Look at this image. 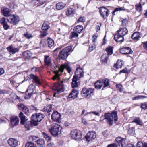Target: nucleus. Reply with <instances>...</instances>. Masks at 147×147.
<instances>
[{"instance_id":"obj_1","label":"nucleus","mask_w":147,"mask_h":147,"mask_svg":"<svg viewBox=\"0 0 147 147\" xmlns=\"http://www.w3.org/2000/svg\"><path fill=\"white\" fill-rule=\"evenodd\" d=\"M55 66L54 67L56 70L54 71V73L55 75H54L52 79L53 80L56 79L59 80L60 79L59 76L60 75L59 74V72H62L64 69H65L69 73H70L71 70V68L69 66V65H55Z\"/></svg>"},{"instance_id":"obj_2","label":"nucleus","mask_w":147,"mask_h":147,"mask_svg":"<svg viewBox=\"0 0 147 147\" xmlns=\"http://www.w3.org/2000/svg\"><path fill=\"white\" fill-rule=\"evenodd\" d=\"M128 32V30L126 27L120 28L115 34L114 39L116 42L121 43L124 41V36Z\"/></svg>"},{"instance_id":"obj_3","label":"nucleus","mask_w":147,"mask_h":147,"mask_svg":"<svg viewBox=\"0 0 147 147\" xmlns=\"http://www.w3.org/2000/svg\"><path fill=\"white\" fill-rule=\"evenodd\" d=\"M104 116V119H105L107 123L111 125H112L113 121H116L118 119L117 112L116 111H113L111 113H106Z\"/></svg>"},{"instance_id":"obj_4","label":"nucleus","mask_w":147,"mask_h":147,"mask_svg":"<svg viewBox=\"0 0 147 147\" xmlns=\"http://www.w3.org/2000/svg\"><path fill=\"white\" fill-rule=\"evenodd\" d=\"M69 79H63L62 81H59L58 84L54 85L53 89L55 90L56 92H55L53 96H55L56 94H59L64 90L65 86L68 83Z\"/></svg>"},{"instance_id":"obj_5","label":"nucleus","mask_w":147,"mask_h":147,"mask_svg":"<svg viewBox=\"0 0 147 147\" xmlns=\"http://www.w3.org/2000/svg\"><path fill=\"white\" fill-rule=\"evenodd\" d=\"M61 128L59 124L55 123L49 128V130L51 134L53 136L56 137L61 134Z\"/></svg>"},{"instance_id":"obj_6","label":"nucleus","mask_w":147,"mask_h":147,"mask_svg":"<svg viewBox=\"0 0 147 147\" xmlns=\"http://www.w3.org/2000/svg\"><path fill=\"white\" fill-rule=\"evenodd\" d=\"M72 47L71 46H68L63 49L59 53L58 57L60 59H65L69 55V53L71 52Z\"/></svg>"},{"instance_id":"obj_7","label":"nucleus","mask_w":147,"mask_h":147,"mask_svg":"<svg viewBox=\"0 0 147 147\" xmlns=\"http://www.w3.org/2000/svg\"><path fill=\"white\" fill-rule=\"evenodd\" d=\"M94 91L93 89L84 88L82 89L81 94L82 96L86 98H89L93 94Z\"/></svg>"},{"instance_id":"obj_8","label":"nucleus","mask_w":147,"mask_h":147,"mask_svg":"<svg viewBox=\"0 0 147 147\" xmlns=\"http://www.w3.org/2000/svg\"><path fill=\"white\" fill-rule=\"evenodd\" d=\"M8 22L13 25H16L20 20L19 17L14 14L10 15L7 18Z\"/></svg>"},{"instance_id":"obj_9","label":"nucleus","mask_w":147,"mask_h":147,"mask_svg":"<svg viewBox=\"0 0 147 147\" xmlns=\"http://www.w3.org/2000/svg\"><path fill=\"white\" fill-rule=\"evenodd\" d=\"M98 9L100 15L103 18L106 19L109 16V10L106 7L102 6L99 7Z\"/></svg>"},{"instance_id":"obj_10","label":"nucleus","mask_w":147,"mask_h":147,"mask_svg":"<svg viewBox=\"0 0 147 147\" xmlns=\"http://www.w3.org/2000/svg\"><path fill=\"white\" fill-rule=\"evenodd\" d=\"M70 135L73 139L76 140H80L82 137L81 132L76 129L72 131L71 132Z\"/></svg>"},{"instance_id":"obj_11","label":"nucleus","mask_w":147,"mask_h":147,"mask_svg":"<svg viewBox=\"0 0 147 147\" xmlns=\"http://www.w3.org/2000/svg\"><path fill=\"white\" fill-rule=\"evenodd\" d=\"M84 72L83 71V67H80L79 65L76 68V70L75 73V76L77 79H79L84 76Z\"/></svg>"},{"instance_id":"obj_12","label":"nucleus","mask_w":147,"mask_h":147,"mask_svg":"<svg viewBox=\"0 0 147 147\" xmlns=\"http://www.w3.org/2000/svg\"><path fill=\"white\" fill-rule=\"evenodd\" d=\"M119 52L120 53L126 55L131 54L133 51L130 47H125L120 48L119 49Z\"/></svg>"},{"instance_id":"obj_13","label":"nucleus","mask_w":147,"mask_h":147,"mask_svg":"<svg viewBox=\"0 0 147 147\" xmlns=\"http://www.w3.org/2000/svg\"><path fill=\"white\" fill-rule=\"evenodd\" d=\"M10 125L12 127L17 126L19 123V119L17 116L13 115L10 118Z\"/></svg>"},{"instance_id":"obj_14","label":"nucleus","mask_w":147,"mask_h":147,"mask_svg":"<svg viewBox=\"0 0 147 147\" xmlns=\"http://www.w3.org/2000/svg\"><path fill=\"white\" fill-rule=\"evenodd\" d=\"M34 120L35 121L40 122L45 117V115L41 113H37L33 115L32 116Z\"/></svg>"},{"instance_id":"obj_15","label":"nucleus","mask_w":147,"mask_h":147,"mask_svg":"<svg viewBox=\"0 0 147 147\" xmlns=\"http://www.w3.org/2000/svg\"><path fill=\"white\" fill-rule=\"evenodd\" d=\"M96 137V134L94 131H90L85 136L88 142L92 141Z\"/></svg>"},{"instance_id":"obj_16","label":"nucleus","mask_w":147,"mask_h":147,"mask_svg":"<svg viewBox=\"0 0 147 147\" xmlns=\"http://www.w3.org/2000/svg\"><path fill=\"white\" fill-rule=\"evenodd\" d=\"M115 141L119 146L121 145V147H124L126 146V139L125 138L119 136L116 138Z\"/></svg>"},{"instance_id":"obj_17","label":"nucleus","mask_w":147,"mask_h":147,"mask_svg":"<svg viewBox=\"0 0 147 147\" xmlns=\"http://www.w3.org/2000/svg\"><path fill=\"white\" fill-rule=\"evenodd\" d=\"M10 10L5 7L3 6L1 8V14L7 17L10 14Z\"/></svg>"},{"instance_id":"obj_18","label":"nucleus","mask_w":147,"mask_h":147,"mask_svg":"<svg viewBox=\"0 0 147 147\" xmlns=\"http://www.w3.org/2000/svg\"><path fill=\"white\" fill-rule=\"evenodd\" d=\"M51 117L53 121L56 122H58L60 119L61 115L57 111H54L52 114Z\"/></svg>"},{"instance_id":"obj_19","label":"nucleus","mask_w":147,"mask_h":147,"mask_svg":"<svg viewBox=\"0 0 147 147\" xmlns=\"http://www.w3.org/2000/svg\"><path fill=\"white\" fill-rule=\"evenodd\" d=\"M8 143L11 147H16L18 144V140L15 139L10 138L7 141Z\"/></svg>"},{"instance_id":"obj_20","label":"nucleus","mask_w":147,"mask_h":147,"mask_svg":"<svg viewBox=\"0 0 147 147\" xmlns=\"http://www.w3.org/2000/svg\"><path fill=\"white\" fill-rule=\"evenodd\" d=\"M78 94L79 92L77 90L73 89L69 95L68 97L73 99H75L78 97Z\"/></svg>"},{"instance_id":"obj_21","label":"nucleus","mask_w":147,"mask_h":147,"mask_svg":"<svg viewBox=\"0 0 147 147\" xmlns=\"http://www.w3.org/2000/svg\"><path fill=\"white\" fill-rule=\"evenodd\" d=\"M141 34L140 32L136 31L132 34L131 37L133 40L135 41H137L141 37Z\"/></svg>"},{"instance_id":"obj_22","label":"nucleus","mask_w":147,"mask_h":147,"mask_svg":"<svg viewBox=\"0 0 147 147\" xmlns=\"http://www.w3.org/2000/svg\"><path fill=\"white\" fill-rule=\"evenodd\" d=\"M83 30V27L81 25H77L73 28V30L79 34L81 33Z\"/></svg>"},{"instance_id":"obj_23","label":"nucleus","mask_w":147,"mask_h":147,"mask_svg":"<svg viewBox=\"0 0 147 147\" xmlns=\"http://www.w3.org/2000/svg\"><path fill=\"white\" fill-rule=\"evenodd\" d=\"M7 51L12 54H15L19 51V49L18 48L13 47L12 45H11L7 48Z\"/></svg>"},{"instance_id":"obj_24","label":"nucleus","mask_w":147,"mask_h":147,"mask_svg":"<svg viewBox=\"0 0 147 147\" xmlns=\"http://www.w3.org/2000/svg\"><path fill=\"white\" fill-rule=\"evenodd\" d=\"M79 34L73 31L71 32L69 36V39L71 40H74L79 38Z\"/></svg>"},{"instance_id":"obj_25","label":"nucleus","mask_w":147,"mask_h":147,"mask_svg":"<svg viewBox=\"0 0 147 147\" xmlns=\"http://www.w3.org/2000/svg\"><path fill=\"white\" fill-rule=\"evenodd\" d=\"M18 107L19 108H21L20 109H22L23 111L25 112V114H28L29 110L26 106L23 104H21L18 105Z\"/></svg>"},{"instance_id":"obj_26","label":"nucleus","mask_w":147,"mask_h":147,"mask_svg":"<svg viewBox=\"0 0 147 147\" xmlns=\"http://www.w3.org/2000/svg\"><path fill=\"white\" fill-rule=\"evenodd\" d=\"M44 64H50L52 62L51 58L49 55L44 56Z\"/></svg>"},{"instance_id":"obj_27","label":"nucleus","mask_w":147,"mask_h":147,"mask_svg":"<svg viewBox=\"0 0 147 147\" xmlns=\"http://www.w3.org/2000/svg\"><path fill=\"white\" fill-rule=\"evenodd\" d=\"M66 4L62 2L57 3L56 5V8L57 10H60L63 9L66 6Z\"/></svg>"},{"instance_id":"obj_28","label":"nucleus","mask_w":147,"mask_h":147,"mask_svg":"<svg viewBox=\"0 0 147 147\" xmlns=\"http://www.w3.org/2000/svg\"><path fill=\"white\" fill-rule=\"evenodd\" d=\"M35 89L36 87L34 85V84H32L29 86L27 90V92L33 94L35 92Z\"/></svg>"},{"instance_id":"obj_29","label":"nucleus","mask_w":147,"mask_h":147,"mask_svg":"<svg viewBox=\"0 0 147 147\" xmlns=\"http://www.w3.org/2000/svg\"><path fill=\"white\" fill-rule=\"evenodd\" d=\"M114 47L112 46H109L105 49V50L108 56L112 55L113 53Z\"/></svg>"},{"instance_id":"obj_30","label":"nucleus","mask_w":147,"mask_h":147,"mask_svg":"<svg viewBox=\"0 0 147 147\" xmlns=\"http://www.w3.org/2000/svg\"><path fill=\"white\" fill-rule=\"evenodd\" d=\"M75 11L72 8H69L66 9L65 14L67 16H73L74 14Z\"/></svg>"},{"instance_id":"obj_31","label":"nucleus","mask_w":147,"mask_h":147,"mask_svg":"<svg viewBox=\"0 0 147 147\" xmlns=\"http://www.w3.org/2000/svg\"><path fill=\"white\" fill-rule=\"evenodd\" d=\"M19 117L21 119L20 123L23 125L24 124L25 122L27 120V119L26 118L25 116L22 112H20V113Z\"/></svg>"},{"instance_id":"obj_32","label":"nucleus","mask_w":147,"mask_h":147,"mask_svg":"<svg viewBox=\"0 0 147 147\" xmlns=\"http://www.w3.org/2000/svg\"><path fill=\"white\" fill-rule=\"evenodd\" d=\"M50 28L49 23L48 21H45L43 23L41 29L43 31H47Z\"/></svg>"},{"instance_id":"obj_33","label":"nucleus","mask_w":147,"mask_h":147,"mask_svg":"<svg viewBox=\"0 0 147 147\" xmlns=\"http://www.w3.org/2000/svg\"><path fill=\"white\" fill-rule=\"evenodd\" d=\"M37 142L39 147H45V144L44 140L40 139L37 140Z\"/></svg>"},{"instance_id":"obj_34","label":"nucleus","mask_w":147,"mask_h":147,"mask_svg":"<svg viewBox=\"0 0 147 147\" xmlns=\"http://www.w3.org/2000/svg\"><path fill=\"white\" fill-rule=\"evenodd\" d=\"M120 20L121 22V26H123L126 27L128 24V18H121Z\"/></svg>"},{"instance_id":"obj_35","label":"nucleus","mask_w":147,"mask_h":147,"mask_svg":"<svg viewBox=\"0 0 147 147\" xmlns=\"http://www.w3.org/2000/svg\"><path fill=\"white\" fill-rule=\"evenodd\" d=\"M101 81L103 84L102 89L105 87L108 86L110 84L109 80L107 78L103 79Z\"/></svg>"},{"instance_id":"obj_36","label":"nucleus","mask_w":147,"mask_h":147,"mask_svg":"<svg viewBox=\"0 0 147 147\" xmlns=\"http://www.w3.org/2000/svg\"><path fill=\"white\" fill-rule=\"evenodd\" d=\"M30 78L33 79L36 83L40 84L41 83L37 76L33 74H31L30 75Z\"/></svg>"},{"instance_id":"obj_37","label":"nucleus","mask_w":147,"mask_h":147,"mask_svg":"<svg viewBox=\"0 0 147 147\" xmlns=\"http://www.w3.org/2000/svg\"><path fill=\"white\" fill-rule=\"evenodd\" d=\"M95 88L97 89H100L103 86L101 80H99L94 84Z\"/></svg>"},{"instance_id":"obj_38","label":"nucleus","mask_w":147,"mask_h":147,"mask_svg":"<svg viewBox=\"0 0 147 147\" xmlns=\"http://www.w3.org/2000/svg\"><path fill=\"white\" fill-rule=\"evenodd\" d=\"M23 57H26L27 59H29L32 56V54L30 51H25L23 53Z\"/></svg>"},{"instance_id":"obj_39","label":"nucleus","mask_w":147,"mask_h":147,"mask_svg":"<svg viewBox=\"0 0 147 147\" xmlns=\"http://www.w3.org/2000/svg\"><path fill=\"white\" fill-rule=\"evenodd\" d=\"M77 79L75 77V76H74L71 83V86L72 88L77 87L78 86V83L77 82Z\"/></svg>"},{"instance_id":"obj_40","label":"nucleus","mask_w":147,"mask_h":147,"mask_svg":"<svg viewBox=\"0 0 147 147\" xmlns=\"http://www.w3.org/2000/svg\"><path fill=\"white\" fill-rule=\"evenodd\" d=\"M105 55L103 54L101 58V60L102 62V63L105 64L107 63V61L109 59L108 56H106L105 57H104Z\"/></svg>"},{"instance_id":"obj_41","label":"nucleus","mask_w":147,"mask_h":147,"mask_svg":"<svg viewBox=\"0 0 147 147\" xmlns=\"http://www.w3.org/2000/svg\"><path fill=\"white\" fill-rule=\"evenodd\" d=\"M135 7L136 10L140 12L142 10V7L140 2H139L138 4L135 5Z\"/></svg>"},{"instance_id":"obj_42","label":"nucleus","mask_w":147,"mask_h":147,"mask_svg":"<svg viewBox=\"0 0 147 147\" xmlns=\"http://www.w3.org/2000/svg\"><path fill=\"white\" fill-rule=\"evenodd\" d=\"M47 43L48 47L51 48L53 46L54 44V41L53 40L49 38H48L47 39Z\"/></svg>"},{"instance_id":"obj_43","label":"nucleus","mask_w":147,"mask_h":147,"mask_svg":"<svg viewBox=\"0 0 147 147\" xmlns=\"http://www.w3.org/2000/svg\"><path fill=\"white\" fill-rule=\"evenodd\" d=\"M128 134L130 135L134 136L135 135V129L134 127L130 128L128 131Z\"/></svg>"},{"instance_id":"obj_44","label":"nucleus","mask_w":147,"mask_h":147,"mask_svg":"<svg viewBox=\"0 0 147 147\" xmlns=\"http://www.w3.org/2000/svg\"><path fill=\"white\" fill-rule=\"evenodd\" d=\"M120 11H125V9L122 7H119L118 8H116L112 12V14L113 16L115 15V13L116 12Z\"/></svg>"},{"instance_id":"obj_45","label":"nucleus","mask_w":147,"mask_h":147,"mask_svg":"<svg viewBox=\"0 0 147 147\" xmlns=\"http://www.w3.org/2000/svg\"><path fill=\"white\" fill-rule=\"evenodd\" d=\"M40 34L39 35V38H42L46 36L48 34V33L46 31H40Z\"/></svg>"},{"instance_id":"obj_46","label":"nucleus","mask_w":147,"mask_h":147,"mask_svg":"<svg viewBox=\"0 0 147 147\" xmlns=\"http://www.w3.org/2000/svg\"><path fill=\"white\" fill-rule=\"evenodd\" d=\"M42 134L44 136V138L47 142L50 141L51 140V137L48 134L45 132L42 133Z\"/></svg>"},{"instance_id":"obj_47","label":"nucleus","mask_w":147,"mask_h":147,"mask_svg":"<svg viewBox=\"0 0 147 147\" xmlns=\"http://www.w3.org/2000/svg\"><path fill=\"white\" fill-rule=\"evenodd\" d=\"M85 20V18L84 16H80L78 19L77 22L78 23L80 22L84 23Z\"/></svg>"},{"instance_id":"obj_48","label":"nucleus","mask_w":147,"mask_h":147,"mask_svg":"<svg viewBox=\"0 0 147 147\" xmlns=\"http://www.w3.org/2000/svg\"><path fill=\"white\" fill-rule=\"evenodd\" d=\"M96 47V46L95 44L92 43L90 44L89 45V47L88 49V51L89 52H91L92 51L93 49H95Z\"/></svg>"},{"instance_id":"obj_49","label":"nucleus","mask_w":147,"mask_h":147,"mask_svg":"<svg viewBox=\"0 0 147 147\" xmlns=\"http://www.w3.org/2000/svg\"><path fill=\"white\" fill-rule=\"evenodd\" d=\"M147 147V143H145L144 144L141 142H139L137 143L136 147Z\"/></svg>"},{"instance_id":"obj_50","label":"nucleus","mask_w":147,"mask_h":147,"mask_svg":"<svg viewBox=\"0 0 147 147\" xmlns=\"http://www.w3.org/2000/svg\"><path fill=\"white\" fill-rule=\"evenodd\" d=\"M32 94V93H30L29 92H27L26 90L25 92V95L24 98L27 99H29L30 98Z\"/></svg>"},{"instance_id":"obj_51","label":"nucleus","mask_w":147,"mask_h":147,"mask_svg":"<svg viewBox=\"0 0 147 147\" xmlns=\"http://www.w3.org/2000/svg\"><path fill=\"white\" fill-rule=\"evenodd\" d=\"M23 36L28 39H30L33 37L32 34H29L28 32H26L24 34H23Z\"/></svg>"},{"instance_id":"obj_52","label":"nucleus","mask_w":147,"mask_h":147,"mask_svg":"<svg viewBox=\"0 0 147 147\" xmlns=\"http://www.w3.org/2000/svg\"><path fill=\"white\" fill-rule=\"evenodd\" d=\"M147 97L146 96H142V95H138L135 97H133V100H138L139 99H144V98H146Z\"/></svg>"},{"instance_id":"obj_53","label":"nucleus","mask_w":147,"mask_h":147,"mask_svg":"<svg viewBox=\"0 0 147 147\" xmlns=\"http://www.w3.org/2000/svg\"><path fill=\"white\" fill-rule=\"evenodd\" d=\"M132 123L135 122L137 124L141 126L142 125V122L138 118L136 119H134L132 121Z\"/></svg>"},{"instance_id":"obj_54","label":"nucleus","mask_w":147,"mask_h":147,"mask_svg":"<svg viewBox=\"0 0 147 147\" xmlns=\"http://www.w3.org/2000/svg\"><path fill=\"white\" fill-rule=\"evenodd\" d=\"M117 89L121 92L123 91V88L121 84H117L116 85Z\"/></svg>"},{"instance_id":"obj_55","label":"nucleus","mask_w":147,"mask_h":147,"mask_svg":"<svg viewBox=\"0 0 147 147\" xmlns=\"http://www.w3.org/2000/svg\"><path fill=\"white\" fill-rule=\"evenodd\" d=\"M100 112H101L100 111L99 112H97L96 111L90 112L88 113H86L84 115L86 116V115H87L88 114L92 113L93 114H94V115H95L99 116L100 115Z\"/></svg>"},{"instance_id":"obj_56","label":"nucleus","mask_w":147,"mask_h":147,"mask_svg":"<svg viewBox=\"0 0 147 147\" xmlns=\"http://www.w3.org/2000/svg\"><path fill=\"white\" fill-rule=\"evenodd\" d=\"M46 110L47 112V115L49 116L50 115V112H51L52 110V107L51 106L49 105V106L47 108H46V110H45V111Z\"/></svg>"},{"instance_id":"obj_57","label":"nucleus","mask_w":147,"mask_h":147,"mask_svg":"<svg viewBox=\"0 0 147 147\" xmlns=\"http://www.w3.org/2000/svg\"><path fill=\"white\" fill-rule=\"evenodd\" d=\"M25 147H34V145L33 143L28 142L26 144Z\"/></svg>"},{"instance_id":"obj_58","label":"nucleus","mask_w":147,"mask_h":147,"mask_svg":"<svg viewBox=\"0 0 147 147\" xmlns=\"http://www.w3.org/2000/svg\"><path fill=\"white\" fill-rule=\"evenodd\" d=\"M31 120H32V121L31 122V124L33 125L34 126H37L38 125V122H39L37 121H35L34 120L33 118L31 117Z\"/></svg>"},{"instance_id":"obj_59","label":"nucleus","mask_w":147,"mask_h":147,"mask_svg":"<svg viewBox=\"0 0 147 147\" xmlns=\"http://www.w3.org/2000/svg\"><path fill=\"white\" fill-rule=\"evenodd\" d=\"M44 41V40L41 39L39 42V45L41 47H44L46 46V43Z\"/></svg>"},{"instance_id":"obj_60","label":"nucleus","mask_w":147,"mask_h":147,"mask_svg":"<svg viewBox=\"0 0 147 147\" xmlns=\"http://www.w3.org/2000/svg\"><path fill=\"white\" fill-rule=\"evenodd\" d=\"M5 30H7L10 28V26L8 25L7 22L2 25Z\"/></svg>"},{"instance_id":"obj_61","label":"nucleus","mask_w":147,"mask_h":147,"mask_svg":"<svg viewBox=\"0 0 147 147\" xmlns=\"http://www.w3.org/2000/svg\"><path fill=\"white\" fill-rule=\"evenodd\" d=\"M7 22L6 21V18L5 17L2 18L0 20V23L1 25Z\"/></svg>"},{"instance_id":"obj_62","label":"nucleus","mask_w":147,"mask_h":147,"mask_svg":"<svg viewBox=\"0 0 147 147\" xmlns=\"http://www.w3.org/2000/svg\"><path fill=\"white\" fill-rule=\"evenodd\" d=\"M97 36L96 35H93L92 37V43H94L95 44L96 42V41L97 39Z\"/></svg>"},{"instance_id":"obj_63","label":"nucleus","mask_w":147,"mask_h":147,"mask_svg":"<svg viewBox=\"0 0 147 147\" xmlns=\"http://www.w3.org/2000/svg\"><path fill=\"white\" fill-rule=\"evenodd\" d=\"M142 44L143 45V48L147 51V41L142 42Z\"/></svg>"},{"instance_id":"obj_64","label":"nucleus","mask_w":147,"mask_h":147,"mask_svg":"<svg viewBox=\"0 0 147 147\" xmlns=\"http://www.w3.org/2000/svg\"><path fill=\"white\" fill-rule=\"evenodd\" d=\"M141 108L144 109H147V103H144L141 104Z\"/></svg>"}]
</instances>
